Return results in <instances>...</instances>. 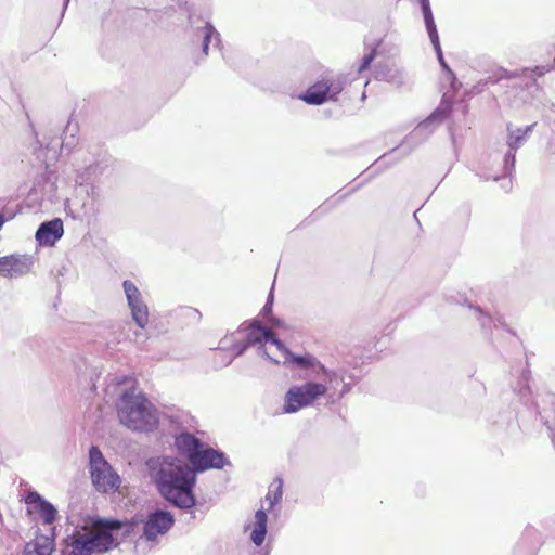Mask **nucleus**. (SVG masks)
<instances>
[{
	"label": "nucleus",
	"mask_w": 555,
	"mask_h": 555,
	"mask_svg": "<svg viewBox=\"0 0 555 555\" xmlns=\"http://www.w3.org/2000/svg\"><path fill=\"white\" fill-rule=\"evenodd\" d=\"M221 348L230 349L240 356L248 346L257 347L259 354L276 364L308 367L311 373L302 384L291 386L284 396L283 411L287 414L312 406L326 397L336 373L326 369L311 354L294 356L269 330L257 322L241 326L221 340Z\"/></svg>",
	"instance_id": "nucleus-1"
},
{
	"label": "nucleus",
	"mask_w": 555,
	"mask_h": 555,
	"mask_svg": "<svg viewBox=\"0 0 555 555\" xmlns=\"http://www.w3.org/2000/svg\"><path fill=\"white\" fill-rule=\"evenodd\" d=\"M73 529L65 538L67 555H93L105 553L119 544V531L124 525L117 520L85 516L70 521Z\"/></svg>",
	"instance_id": "nucleus-2"
},
{
	"label": "nucleus",
	"mask_w": 555,
	"mask_h": 555,
	"mask_svg": "<svg viewBox=\"0 0 555 555\" xmlns=\"http://www.w3.org/2000/svg\"><path fill=\"white\" fill-rule=\"evenodd\" d=\"M153 477L163 498L180 508L195 505V472L181 459L165 456L153 464Z\"/></svg>",
	"instance_id": "nucleus-3"
},
{
	"label": "nucleus",
	"mask_w": 555,
	"mask_h": 555,
	"mask_svg": "<svg viewBox=\"0 0 555 555\" xmlns=\"http://www.w3.org/2000/svg\"><path fill=\"white\" fill-rule=\"evenodd\" d=\"M118 392L116 411L119 422L134 431H149L158 423L155 406L138 388L132 378L122 377L116 385H111Z\"/></svg>",
	"instance_id": "nucleus-4"
},
{
	"label": "nucleus",
	"mask_w": 555,
	"mask_h": 555,
	"mask_svg": "<svg viewBox=\"0 0 555 555\" xmlns=\"http://www.w3.org/2000/svg\"><path fill=\"white\" fill-rule=\"evenodd\" d=\"M175 447L190 462L192 470L203 473L208 469H221L227 464L225 455L215 450L189 433H181L175 439Z\"/></svg>",
	"instance_id": "nucleus-5"
},
{
	"label": "nucleus",
	"mask_w": 555,
	"mask_h": 555,
	"mask_svg": "<svg viewBox=\"0 0 555 555\" xmlns=\"http://www.w3.org/2000/svg\"><path fill=\"white\" fill-rule=\"evenodd\" d=\"M88 470L91 483L98 492L114 493L121 486V477L104 457L101 450L92 446L88 454Z\"/></svg>",
	"instance_id": "nucleus-6"
},
{
	"label": "nucleus",
	"mask_w": 555,
	"mask_h": 555,
	"mask_svg": "<svg viewBox=\"0 0 555 555\" xmlns=\"http://www.w3.org/2000/svg\"><path fill=\"white\" fill-rule=\"evenodd\" d=\"M341 90L343 83L339 79L326 78L311 86L299 99L311 105H320L334 100Z\"/></svg>",
	"instance_id": "nucleus-7"
},
{
	"label": "nucleus",
	"mask_w": 555,
	"mask_h": 555,
	"mask_svg": "<svg viewBox=\"0 0 555 555\" xmlns=\"http://www.w3.org/2000/svg\"><path fill=\"white\" fill-rule=\"evenodd\" d=\"M122 288L132 320L140 328H144L149 323V308L143 299L142 293L138 286L129 280L124 281Z\"/></svg>",
	"instance_id": "nucleus-8"
},
{
	"label": "nucleus",
	"mask_w": 555,
	"mask_h": 555,
	"mask_svg": "<svg viewBox=\"0 0 555 555\" xmlns=\"http://www.w3.org/2000/svg\"><path fill=\"white\" fill-rule=\"evenodd\" d=\"M25 504L27 513L44 525H52L57 519V509L36 491L27 493Z\"/></svg>",
	"instance_id": "nucleus-9"
},
{
	"label": "nucleus",
	"mask_w": 555,
	"mask_h": 555,
	"mask_svg": "<svg viewBox=\"0 0 555 555\" xmlns=\"http://www.w3.org/2000/svg\"><path fill=\"white\" fill-rule=\"evenodd\" d=\"M175 524V517L167 511H155L151 513L143 527V535L147 541H156L158 537L165 535Z\"/></svg>",
	"instance_id": "nucleus-10"
},
{
	"label": "nucleus",
	"mask_w": 555,
	"mask_h": 555,
	"mask_svg": "<svg viewBox=\"0 0 555 555\" xmlns=\"http://www.w3.org/2000/svg\"><path fill=\"white\" fill-rule=\"evenodd\" d=\"M243 530L255 546L259 547L264 543L268 534V515L263 506L246 519Z\"/></svg>",
	"instance_id": "nucleus-11"
},
{
	"label": "nucleus",
	"mask_w": 555,
	"mask_h": 555,
	"mask_svg": "<svg viewBox=\"0 0 555 555\" xmlns=\"http://www.w3.org/2000/svg\"><path fill=\"white\" fill-rule=\"evenodd\" d=\"M34 264L33 258L27 255L4 256L0 258V275L5 278H18L27 274Z\"/></svg>",
	"instance_id": "nucleus-12"
},
{
	"label": "nucleus",
	"mask_w": 555,
	"mask_h": 555,
	"mask_svg": "<svg viewBox=\"0 0 555 555\" xmlns=\"http://www.w3.org/2000/svg\"><path fill=\"white\" fill-rule=\"evenodd\" d=\"M64 233L61 219L43 222L36 232V240L41 246H53Z\"/></svg>",
	"instance_id": "nucleus-13"
},
{
	"label": "nucleus",
	"mask_w": 555,
	"mask_h": 555,
	"mask_svg": "<svg viewBox=\"0 0 555 555\" xmlns=\"http://www.w3.org/2000/svg\"><path fill=\"white\" fill-rule=\"evenodd\" d=\"M54 550L53 540L48 537L40 535L34 541L27 543L25 547L26 555H52Z\"/></svg>",
	"instance_id": "nucleus-14"
},
{
	"label": "nucleus",
	"mask_w": 555,
	"mask_h": 555,
	"mask_svg": "<svg viewBox=\"0 0 555 555\" xmlns=\"http://www.w3.org/2000/svg\"><path fill=\"white\" fill-rule=\"evenodd\" d=\"M425 24H426V28H427L430 41H431V43H433V46H434V48L436 50L439 63L441 64V66L447 72H450V69H449L448 65L446 64V62L443 60V56H442V51H441V48H440V44H439L438 33H437V29H436V26H435L434 18H431V22L425 21Z\"/></svg>",
	"instance_id": "nucleus-15"
},
{
	"label": "nucleus",
	"mask_w": 555,
	"mask_h": 555,
	"mask_svg": "<svg viewBox=\"0 0 555 555\" xmlns=\"http://www.w3.org/2000/svg\"><path fill=\"white\" fill-rule=\"evenodd\" d=\"M204 41H203V52L208 54L209 44L218 48L220 44V35L219 33L209 24H207L203 28Z\"/></svg>",
	"instance_id": "nucleus-16"
},
{
	"label": "nucleus",
	"mask_w": 555,
	"mask_h": 555,
	"mask_svg": "<svg viewBox=\"0 0 555 555\" xmlns=\"http://www.w3.org/2000/svg\"><path fill=\"white\" fill-rule=\"evenodd\" d=\"M282 499V485L271 486L262 503L264 511H271Z\"/></svg>",
	"instance_id": "nucleus-17"
},
{
	"label": "nucleus",
	"mask_w": 555,
	"mask_h": 555,
	"mask_svg": "<svg viewBox=\"0 0 555 555\" xmlns=\"http://www.w3.org/2000/svg\"><path fill=\"white\" fill-rule=\"evenodd\" d=\"M530 130V128H527L526 130H522V129H515V130H509V134H508V145L511 149H517L521 141L524 140L525 135L527 134V132Z\"/></svg>",
	"instance_id": "nucleus-18"
},
{
	"label": "nucleus",
	"mask_w": 555,
	"mask_h": 555,
	"mask_svg": "<svg viewBox=\"0 0 555 555\" xmlns=\"http://www.w3.org/2000/svg\"><path fill=\"white\" fill-rule=\"evenodd\" d=\"M421 4H422V11H423V15H424V21L431 22V18H434V17H433L430 7H429V0H421Z\"/></svg>",
	"instance_id": "nucleus-19"
},
{
	"label": "nucleus",
	"mask_w": 555,
	"mask_h": 555,
	"mask_svg": "<svg viewBox=\"0 0 555 555\" xmlns=\"http://www.w3.org/2000/svg\"><path fill=\"white\" fill-rule=\"evenodd\" d=\"M374 51L370 52L369 54H365L364 57H363V63L360 67V70H363L364 68H366L371 62L374 60Z\"/></svg>",
	"instance_id": "nucleus-20"
},
{
	"label": "nucleus",
	"mask_w": 555,
	"mask_h": 555,
	"mask_svg": "<svg viewBox=\"0 0 555 555\" xmlns=\"http://www.w3.org/2000/svg\"><path fill=\"white\" fill-rule=\"evenodd\" d=\"M397 75H398V78H397L396 75H391V76L387 77L386 79L389 82L400 85V83H402V77H401V74L399 72H397Z\"/></svg>",
	"instance_id": "nucleus-21"
},
{
	"label": "nucleus",
	"mask_w": 555,
	"mask_h": 555,
	"mask_svg": "<svg viewBox=\"0 0 555 555\" xmlns=\"http://www.w3.org/2000/svg\"><path fill=\"white\" fill-rule=\"evenodd\" d=\"M271 310V304L270 302H267L266 306L263 307V312L264 313H269Z\"/></svg>",
	"instance_id": "nucleus-22"
},
{
	"label": "nucleus",
	"mask_w": 555,
	"mask_h": 555,
	"mask_svg": "<svg viewBox=\"0 0 555 555\" xmlns=\"http://www.w3.org/2000/svg\"><path fill=\"white\" fill-rule=\"evenodd\" d=\"M475 312L480 315L481 318H485L483 312L479 310L478 308L475 309Z\"/></svg>",
	"instance_id": "nucleus-23"
},
{
	"label": "nucleus",
	"mask_w": 555,
	"mask_h": 555,
	"mask_svg": "<svg viewBox=\"0 0 555 555\" xmlns=\"http://www.w3.org/2000/svg\"><path fill=\"white\" fill-rule=\"evenodd\" d=\"M547 70H548V68H544V67H543V68L539 72V74H540V75H543V74H544L545 72H547Z\"/></svg>",
	"instance_id": "nucleus-24"
},
{
	"label": "nucleus",
	"mask_w": 555,
	"mask_h": 555,
	"mask_svg": "<svg viewBox=\"0 0 555 555\" xmlns=\"http://www.w3.org/2000/svg\"><path fill=\"white\" fill-rule=\"evenodd\" d=\"M481 324H482V326H486L487 325L486 320H481Z\"/></svg>",
	"instance_id": "nucleus-25"
},
{
	"label": "nucleus",
	"mask_w": 555,
	"mask_h": 555,
	"mask_svg": "<svg viewBox=\"0 0 555 555\" xmlns=\"http://www.w3.org/2000/svg\"><path fill=\"white\" fill-rule=\"evenodd\" d=\"M553 67H555V59H554V66Z\"/></svg>",
	"instance_id": "nucleus-26"
}]
</instances>
